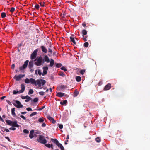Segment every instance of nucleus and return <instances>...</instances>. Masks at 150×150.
<instances>
[{
  "instance_id": "1",
  "label": "nucleus",
  "mask_w": 150,
  "mask_h": 150,
  "mask_svg": "<svg viewBox=\"0 0 150 150\" xmlns=\"http://www.w3.org/2000/svg\"><path fill=\"white\" fill-rule=\"evenodd\" d=\"M30 82L32 84H35L36 86L37 84L38 85L39 88L42 89V88L41 87V86L44 85L46 83L45 80L41 79H38L36 81L35 79L33 78L30 79Z\"/></svg>"
},
{
  "instance_id": "2",
  "label": "nucleus",
  "mask_w": 150,
  "mask_h": 150,
  "mask_svg": "<svg viewBox=\"0 0 150 150\" xmlns=\"http://www.w3.org/2000/svg\"><path fill=\"white\" fill-rule=\"evenodd\" d=\"M34 61H35L34 63L37 66H40L42 62L43 63H44V59L41 56L40 57L34 60Z\"/></svg>"
},
{
  "instance_id": "3",
  "label": "nucleus",
  "mask_w": 150,
  "mask_h": 150,
  "mask_svg": "<svg viewBox=\"0 0 150 150\" xmlns=\"http://www.w3.org/2000/svg\"><path fill=\"white\" fill-rule=\"evenodd\" d=\"M37 141L41 143L45 144L47 143V140L45 139L44 137L42 135H39V138Z\"/></svg>"
},
{
  "instance_id": "4",
  "label": "nucleus",
  "mask_w": 150,
  "mask_h": 150,
  "mask_svg": "<svg viewBox=\"0 0 150 150\" xmlns=\"http://www.w3.org/2000/svg\"><path fill=\"white\" fill-rule=\"evenodd\" d=\"M29 62L28 60H26L23 66L20 67H19V69L21 71H22L25 69L27 67L28 64Z\"/></svg>"
},
{
  "instance_id": "5",
  "label": "nucleus",
  "mask_w": 150,
  "mask_h": 150,
  "mask_svg": "<svg viewBox=\"0 0 150 150\" xmlns=\"http://www.w3.org/2000/svg\"><path fill=\"white\" fill-rule=\"evenodd\" d=\"M38 51V50L37 49L35 50L31 54L30 58L32 60L34 59L36 57V56L37 54V52Z\"/></svg>"
},
{
  "instance_id": "6",
  "label": "nucleus",
  "mask_w": 150,
  "mask_h": 150,
  "mask_svg": "<svg viewBox=\"0 0 150 150\" xmlns=\"http://www.w3.org/2000/svg\"><path fill=\"white\" fill-rule=\"evenodd\" d=\"M25 75L24 74H19L18 76L16 75L14 76L13 78L15 79L16 81H19L21 80V78L24 77Z\"/></svg>"
},
{
  "instance_id": "7",
  "label": "nucleus",
  "mask_w": 150,
  "mask_h": 150,
  "mask_svg": "<svg viewBox=\"0 0 150 150\" xmlns=\"http://www.w3.org/2000/svg\"><path fill=\"white\" fill-rule=\"evenodd\" d=\"M16 103L17 104H16L15 103H13V104L14 106L16 107L17 108H19L23 107V105L21 104V103L18 100H16Z\"/></svg>"
},
{
  "instance_id": "8",
  "label": "nucleus",
  "mask_w": 150,
  "mask_h": 150,
  "mask_svg": "<svg viewBox=\"0 0 150 150\" xmlns=\"http://www.w3.org/2000/svg\"><path fill=\"white\" fill-rule=\"evenodd\" d=\"M42 69H43V72L42 73V76H44L47 74V71L48 69V68L47 66H45L43 67Z\"/></svg>"
},
{
  "instance_id": "9",
  "label": "nucleus",
  "mask_w": 150,
  "mask_h": 150,
  "mask_svg": "<svg viewBox=\"0 0 150 150\" xmlns=\"http://www.w3.org/2000/svg\"><path fill=\"white\" fill-rule=\"evenodd\" d=\"M82 36L83 37V39L85 41H87V39L86 38H85L84 35H86L87 34V31L85 30H83L82 31Z\"/></svg>"
},
{
  "instance_id": "10",
  "label": "nucleus",
  "mask_w": 150,
  "mask_h": 150,
  "mask_svg": "<svg viewBox=\"0 0 150 150\" xmlns=\"http://www.w3.org/2000/svg\"><path fill=\"white\" fill-rule=\"evenodd\" d=\"M11 126L13 127H19V125L17 124V122L16 120L12 122V123H11Z\"/></svg>"
},
{
  "instance_id": "11",
  "label": "nucleus",
  "mask_w": 150,
  "mask_h": 150,
  "mask_svg": "<svg viewBox=\"0 0 150 150\" xmlns=\"http://www.w3.org/2000/svg\"><path fill=\"white\" fill-rule=\"evenodd\" d=\"M111 84L110 83H108L105 86L104 90H109L111 88Z\"/></svg>"
},
{
  "instance_id": "12",
  "label": "nucleus",
  "mask_w": 150,
  "mask_h": 150,
  "mask_svg": "<svg viewBox=\"0 0 150 150\" xmlns=\"http://www.w3.org/2000/svg\"><path fill=\"white\" fill-rule=\"evenodd\" d=\"M21 89L19 91V92H20V93H22L24 91L25 89V86L23 84H21Z\"/></svg>"
},
{
  "instance_id": "13",
  "label": "nucleus",
  "mask_w": 150,
  "mask_h": 150,
  "mask_svg": "<svg viewBox=\"0 0 150 150\" xmlns=\"http://www.w3.org/2000/svg\"><path fill=\"white\" fill-rule=\"evenodd\" d=\"M47 117L50 120V121H51L52 123L55 124L56 123V121L53 118L51 117L50 116H48Z\"/></svg>"
},
{
  "instance_id": "14",
  "label": "nucleus",
  "mask_w": 150,
  "mask_h": 150,
  "mask_svg": "<svg viewBox=\"0 0 150 150\" xmlns=\"http://www.w3.org/2000/svg\"><path fill=\"white\" fill-rule=\"evenodd\" d=\"M40 48L42 49V51L45 53H47V50L44 46H40Z\"/></svg>"
},
{
  "instance_id": "15",
  "label": "nucleus",
  "mask_w": 150,
  "mask_h": 150,
  "mask_svg": "<svg viewBox=\"0 0 150 150\" xmlns=\"http://www.w3.org/2000/svg\"><path fill=\"white\" fill-rule=\"evenodd\" d=\"M33 61H30L28 65L29 68H32L33 67Z\"/></svg>"
},
{
  "instance_id": "16",
  "label": "nucleus",
  "mask_w": 150,
  "mask_h": 150,
  "mask_svg": "<svg viewBox=\"0 0 150 150\" xmlns=\"http://www.w3.org/2000/svg\"><path fill=\"white\" fill-rule=\"evenodd\" d=\"M34 131L33 130H32L30 131V134L29 135V137L31 139L33 138V134L34 133Z\"/></svg>"
},
{
  "instance_id": "17",
  "label": "nucleus",
  "mask_w": 150,
  "mask_h": 150,
  "mask_svg": "<svg viewBox=\"0 0 150 150\" xmlns=\"http://www.w3.org/2000/svg\"><path fill=\"white\" fill-rule=\"evenodd\" d=\"M64 95V93L62 92H58L57 93V96L59 97H63Z\"/></svg>"
},
{
  "instance_id": "18",
  "label": "nucleus",
  "mask_w": 150,
  "mask_h": 150,
  "mask_svg": "<svg viewBox=\"0 0 150 150\" xmlns=\"http://www.w3.org/2000/svg\"><path fill=\"white\" fill-rule=\"evenodd\" d=\"M44 60L47 62L48 63L50 62V60L48 57L47 55H45L44 57Z\"/></svg>"
},
{
  "instance_id": "19",
  "label": "nucleus",
  "mask_w": 150,
  "mask_h": 150,
  "mask_svg": "<svg viewBox=\"0 0 150 150\" xmlns=\"http://www.w3.org/2000/svg\"><path fill=\"white\" fill-rule=\"evenodd\" d=\"M81 77L80 76H77L76 77V79L77 81L79 82L81 80Z\"/></svg>"
},
{
  "instance_id": "20",
  "label": "nucleus",
  "mask_w": 150,
  "mask_h": 150,
  "mask_svg": "<svg viewBox=\"0 0 150 150\" xmlns=\"http://www.w3.org/2000/svg\"><path fill=\"white\" fill-rule=\"evenodd\" d=\"M15 108H13L11 110L12 115L14 116H16V114L15 113Z\"/></svg>"
},
{
  "instance_id": "21",
  "label": "nucleus",
  "mask_w": 150,
  "mask_h": 150,
  "mask_svg": "<svg viewBox=\"0 0 150 150\" xmlns=\"http://www.w3.org/2000/svg\"><path fill=\"white\" fill-rule=\"evenodd\" d=\"M6 122L7 124L10 125H11V123H12V121L9 120H6Z\"/></svg>"
},
{
  "instance_id": "22",
  "label": "nucleus",
  "mask_w": 150,
  "mask_h": 150,
  "mask_svg": "<svg viewBox=\"0 0 150 150\" xmlns=\"http://www.w3.org/2000/svg\"><path fill=\"white\" fill-rule=\"evenodd\" d=\"M51 140L56 145L59 142L56 139H54L53 138H52Z\"/></svg>"
},
{
  "instance_id": "23",
  "label": "nucleus",
  "mask_w": 150,
  "mask_h": 150,
  "mask_svg": "<svg viewBox=\"0 0 150 150\" xmlns=\"http://www.w3.org/2000/svg\"><path fill=\"white\" fill-rule=\"evenodd\" d=\"M54 64V61L52 59H51L50 60V65L51 67H52Z\"/></svg>"
},
{
  "instance_id": "24",
  "label": "nucleus",
  "mask_w": 150,
  "mask_h": 150,
  "mask_svg": "<svg viewBox=\"0 0 150 150\" xmlns=\"http://www.w3.org/2000/svg\"><path fill=\"white\" fill-rule=\"evenodd\" d=\"M70 38L71 39V41L74 44H76V43L74 40V38L73 37H70Z\"/></svg>"
},
{
  "instance_id": "25",
  "label": "nucleus",
  "mask_w": 150,
  "mask_h": 150,
  "mask_svg": "<svg viewBox=\"0 0 150 150\" xmlns=\"http://www.w3.org/2000/svg\"><path fill=\"white\" fill-rule=\"evenodd\" d=\"M44 119L43 117H42L39 118L38 120V121L40 123H42L44 121Z\"/></svg>"
},
{
  "instance_id": "26",
  "label": "nucleus",
  "mask_w": 150,
  "mask_h": 150,
  "mask_svg": "<svg viewBox=\"0 0 150 150\" xmlns=\"http://www.w3.org/2000/svg\"><path fill=\"white\" fill-rule=\"evenodd\" d=\"M67 103V100H64L63 101H61L60 102V104L62 105H64V104H65Z\"/></svg>"
},
{
  "instance_id": "27",
  "label": "nucleus",
  "mask_w": 150,
  "mask_h": 150,
  "mask_svg": "<svg viewBox=\"0 0 150 150\" xmlns=\"http://www.w3.org/2000/svg\"><path fill=\"white\" fill-rule=\"evenodd\" d=\"M25 82L26 83H29L30 82V79L28 78H26L25 79Z\"/></svg>"
},
{
  "instance_id": "28",
  "label": "nucleus",
  "mask_w": 150,
  "mask_h": 150,
  "mask_svg": "<svg viewBox=\"0 0 150 150\" xmlns=\"http://www.w3.org/2000/svg\"><path fill=\"white\" fill-rule=\"evenodd\" d=\"M20 92H19V91H16L15 90H14L13 91V94H16L18 93H20Z\"/></svg>"
},
{
  "instance_id": "29",
  "label": "nucleus",
  "mask_w": 150,
  "mask_h": 150,
  "mask_svg": "<svg viewBox=\"0 0 150 150\" xmlns=\"http://www.w3.org/2000/svg\"><path fill=\"white\" fill-rule=\"evenodd\" d=\"M1 16L2 18H4L6 17V14L4 12H2L1 13Z\"/></svg>"
},
{
  "instance_id": "30",
  "label": "nucleus",
  "mask_w": 150,
  "mask_h": 150,
  "mask_svg": "<svg viewBox=\"0 0 150 150\" xmlns=\"http://www.w3.org/2000/svg\"><path fill=\"white\" fill-rule=\"evenodd\" d=\"M33 92H34V91H33V89H30L29 90V92L28 93V94L29 95L33 93Z\"/></svg>"
},
{
  "instance_id": "31",
  "label": "nucleus",
  "mask_w": 150,
  "mask_h": 150,
  "mask_svg": "<svg viewBox=\"0 0 150 150\" xmlns=\"http://www.w3.org/2000/svg\"><path fill=\"white\" fill-rule=\"evenodd\" d=\"M62 66L61 63H57L56 65V67L57 68H59Z\"/></svg>"
},
{
  "instance_id": "32",
  "label": "nucleus",
  "mask_w": 150,
  "mask_h": 150,
  "mask_svg": "<svg viewBox=\"0 0 150 150\" xmlns=\"http://www.w3.org/2000/svg\"><path fill=\"white\" fill-rule=\"evenodd\" d=\"M79 94L78 91L76 90L74 92V96H76Z\"/></svg>"
},
{
  "instance_id": "33",
  "label": "nucleus",
  "mask_w": 150,
  "mask_h": 150,
  "mask_svg": "<svg viewBox=\"0 0 150 150\" xmlns=\"http://www.w3.org/2000/svg\"><path fill=\"white\" fill-rule=\"evenodd\" d=\"M95 140L98 143L100 142L101 140L98 137L96 138Z\"/></svg>"
},
{
  "instance_id": "34",
  "label": "nucleus",
  "mask_w": 150,
  "mask_h": 150,
  "mask_svg": "<svg viewBox=\"0 0 150 150\" xmlns=\"http://www.w3.org/2000/svg\"><path fill=\"white\" fill-rule=\"evenodd\" d=\"M31 99H32L31 98V97H30L29 96L26 99V100L25 101V102H28L30 100H31Z\"/></svg>"
},
{
  "instance_id": "35",
  "label": "nucleus",
  "mask_w": 150,
  "mask_h": 150,
  "mask_svg": "<svg viewBox=\"0 0 150 150\" xmlns=\"http://www.w3.org/2000/svg\"><path fill=\"white\" fill-rule=\"evenodd\" d=\"M38 74L39 76H40L41 75H42V73L41 70L40 69H38Z\"/></svg>"
},
{
  "instance_id": "36",
  "label": "nucleus",
  "mask_w": 150,
  "mask_h": 150,
  "mask_svg": "<svg viewBox=\"0 0 150 150\" xmlns=\"http://www.w3.org/2000/svg\"><path fill=\"white\" fill-rule=\"evenodd\" d=\"M29 96H28V95H27L25 96H21V98L22 99H27L28 97Z\"/></svg>"
},
{
  "instance_id": "37",
  "label": "nucleus",
  "mask_w": 150,
  "mask_h": 150,
  "mask_svg": "<svg viewBox=\"0 0 150 150\" xmlns=\"http://www.w3.org/2000/svg\"><path fill=\"white\" fill-rule=\"evenodd\" d=\"M85 72V70L83 69L81 70L80 71V73L82 75H83Z\"/></svg>"
},
{
  "instance_id": "38",
  "label": "nucleus",
  "mask_w": 150,
  "mask_h": 150,
  "mask_svg": "<svg viewBox=\"0 0 150 150\" xmlns=\"http://www.w3.org/2000/svg\"><path fill=\"white\" fill-rule=\"evenodd\" d=\"M89 45L88 43V42H86L84 44V46L86 47H88Z\"/></svg>"
},
{
  "instance_id": "39",
  "label": "nucleus",
  "mask_w": 150,
  "mask_h": 150,
  "mask_svg": "<svg viewBox=\"0 0 150 150\" xmlns=\"http://www.w3.org/2000/svg\"><path fill=\"white\" fill-rule=\"evenodd\" d=\"M61 69L62 70H64L65 71H67V69L64 66H62L61 68Z\"/></svg>"
},
{
  "instance_id": "40",
  "label": "nucleus",
  "mask_w": 150,
  "mask_h": 150,
  "mask_svg": "<svg viewBox=\"0 0 150 150\" xmlns=\"http://www.w3.org/2000/svg\"><path fill=\"white\" fill-rule=\"evenodd\" d=\"M1 128L4 129V131H6L7 132H9V131L8 129H6L3 127H1Z\"/></svg>"
},
{
  "instance_id": "41",
  "label": "nucleus",
  "mask_w": 150,
  "mask_h": 150,
  "mask_svg": "<svg viewBox=\"0 0 150 150\" xmlns=\"http://www.w3.org/2000/svg\"><path fill=\"white\" fill-rule=\"evenodd\" d=\"M38 101V98L37 97L35 98L33 100V101L34 102H37Z\"/></svg>"
},
{
  "instance_id": "42",
  "label": "nucleus",
  "mask_w": 150,
  "mask_h": 150,
  "mask_svg": "<svg viewBox=\"0 0 150 150\" xmlns=\"http://www.w3.org/2000/svg\"><path fill=\"white\" fill-rule=\"evenodd\" d=\"M23 132L24 133L26 134H28L29 132V131L28 130L26 129H25L23 130Z\"/></svg>"
},
{
  "instance_id": "43",
  "label": "nucleus",
  "mask_w": 150,
  "mask_h": 150,
  "mask_svg": "<svg viewBox=\"0 0 150 150\" xmlns=\"http://www.w3.org/2000/svg\"><path fill=\"white\" fill-rule=\"evenodd\" d=\"M59 148H60L62 146V145L60 144L59 143H58L57 145H56Z\"/></svg>"
},
{
  "instance_id": "44",
  "label": "nucleus",
  "mask_w": 150,
  "mask_h": 150,
  "mask_svg": "<svg viewBox=\"0 0 150 150\" xmlns=\"http://www.w3.org/2000/svg\"><path fill=\"white\" fill-rule=\"evenodd\" d=\"M66 87V86L64 85H61L60 86V88L62 89H64Z\"/></svg>"
},
{
  "instance_id": "45",
  "label": "nucleus",
  "mask_w": 150,
  "mask_h": 150,
  "mask_svg": "<svg viewBox=\"0 0 150 150\" xmlns=\"http://www.w3.org/2000/svg\"><path fill=\"white\" fill-rule=\"evenodd\" d=\"M37 114L36 112H33L30 115V117H32L34 115H36Z\"/></svg>"
},
{
  "instance_id": "46",
  "label": "nucleus",
  "mask_w": 150,
  "mask_h": 150,
  "mask_svg": "<svg viewBox=\"0 0 150 150\" xmlns=\"http://www.w3.org/2000/svg\"><path fill=\"white\" fill-rule=\"evenodd\" d=\"M15 9L14 7H12L11 8L10 10V11L11 12H13L15 11Z\"/></svg>"
},
{
  "instance_id": "47",
  "label": "nucleus",
  "mask_w": 150,
  "mask_h": 150,
  "mask_svg": "<svg viewBox=\"0 0 150 150\" xmlns=\"http://www.w3.org/2000/svg\"><path fill=\"white\" fill-rule=\"evenodd\" d=\"M45 145L47 147L49 148H50L51 147V145L49 144H45Z\"/></svg>"
},
{
  "instance_id": "48",
  "label": "nucleus",
  "mask_w": 150,
  "mask_h": 150,
  "mask_svg": "<svg viewBox=\"0 0 150 150\" xmlns=\"http://www.w3.org/2000/svg\"><path fill=\"white\" fill-rule=\"evenodd\" d=\"M35 8L37 9L38 10L39 9V6L38 4H36L35 6Z\"/></svg>"
},
{
  "instance_id": "49",
  "label": "nucleus",
  "mask_w": 150,
  "mask_h": 150,
  "mask_svg": "<svg viewBox=\"0 0 150 150\" xmlns=\"http://www.w3.org/2000/svg\"><path fill=\"white\" fill-rule=\"evenodd\" d=\"M59 75L60 76H62L63 77H64L65 76V74H64L63 72L60 73Z\"/></svg>"
},
{
  "instance_id": "50",
  "label": "nucleus",
  "mask_w": 150,
  "mask_h": 150,
  "mask_svg": "<svg viewBox=\"0 0 150 150\" xmlns=\"http://www.w3.org/2000/svg\"><path fill=\"white\" fill-rule=\"evenodd\" d=\"M39 94L41 96H43L44 94V92L43 91H40L39 92Z\"/></svg>"
},
{
  "instance_id": "51",
  "label": "nucleus",
  "mask_w": 150,
  "mask_h": 150,
  "mask_svg": "<svg viewBox=\"0 0 150 150\" xmlns=\"http://www.w3.org/2000/svg\"><path fill=\"white\" fill-rule=\"evenodd\" d=\"M20 117L24 120H29L28 119H26V118L23 115H21L20 116Z\"/></svg>"
},
{
  "instance_id": "52",
  "label": "nucleus",
  "mask_w": 150,
  "mask_h": 150,
  "mask_svg": "<svg viewBox=\"0 0 150 150\" xmlns=\"http://www.w3.org/2000/svg\"><path fill=\"white\" fill-rule=\"evenodd\" d=\"M45 106H42V108H40L39 109H38V110L39 111H40L42 110L43 109L45 108Z\"/></svg>"
},
{
  "instance_id": "53",
  "label": "nucleus",
  "mask_w": 150,
  "mask_h": 150,
  "mask_svg": "<svg viewBox=\"0 0 150 150\" xmlns=\"http://www.w3.org/2000/svg\"><path fill=\"white\" fill-rule=\"evenodd\" d=\"M58 127L60 129H62L63 127V125L62 124H59Z\"/></svg>"
},
{
  "instance_id": "54",
  "label": "nucleus",
  "mask_w": 150,
  "mask_h": 150,
  "mask_svg": "<svg viewBox=\"0 0 150 150\" xmlns=\"http://www.w3.org/2000/svg\"><path fill=\"white\" fill-rule=\"evenodd\" d=\"M10 130H16V128L14 127H10L9 128Z\"/></svg>"
},
{
  "instance_id": "55",
  "label": "nucleus",
  "mask_w": 150,
  "mask_h": 150,
  "mask_svg": "<svg viewBox=\"0 0 150 150\" xmlns=\"http://www.w3.org/2000/svg\"><path fill=\"white\" fill-rule=\"evenodd\" d=\"M26 109L28 111H32V109L31 108H29V107L27 108Z\"/></svg>"
},
{
  "instance_id": "56",
  "label": "nucleus",
  "mask_w": 150,
  "mask_h": 150,
  "mask_svg": "<svg viewBox=\"0 0 150 150\" xmlns=\"http://www.w3.org/2000/svg\"><path fill=\"white\" fill-rule=\"evenodd\" d=\"M46 126V124L44 123H43L42 124V125H41L42 127H45Z\"/></svg>"
},
{
  "instance_id": "57",
  "label": "nucleus",
  "mask_w": 150,
  "mask_h": 150,
  "mask_svg": "<svg viewBox=\"0 0 150 150\" xmlns=\"http://www.w3.org/2000/svg\"><path fill=\"white\" fill-rule=\"evenodd\" d=\"M48 52H50L51 53H52V50L50 48H48Z\"/></svg>"
},
{
  "instance_id": "58",
  "label": "nucleus",
  "mask_w": 150,
  "mask_h": 150,
  "mask_svg": "<svg viewBox=\"0 0 150 150\" xmlns=\"http://www.w3.org/2000/svg\"><path fill=\"white\" fill-rule=\"evenodd\" d=\"M29 69L31 73H32L34 71V69H32V68Z\"/></svg>"
},
{
  "instance_id": "59",
  "label": "nucleus",
  "mask_w": 150,
  "mask_h": 150,
  "mask_svg": "<svg viewBox=\"0 0 150 150\" xmlns=\"http://www.w3.org/2000/svg\"><path fill=\"white\" fill-rule=\"evenodd\" d=\"M5 138L6 139H7L8 141H9V142H10L11 141V140L9 138V137H5Z\"/></svg>"
},
{
  "instance_id": "60",
  "label": "nucleus",
  "mask_w": 150,
  "mask_h": 150,
  "mask_svg": "<svg viewBox=\"0 0 150 150\" xmlns=\"http://www.w3.org/2000/svg\"><path fill=\"white\" fill-rule=\"evenodd\" d=\"M15 67V65L14 64H13L11 66V68L13 69H14Z\"/></svg>"
},
{
  "instance_id": "61",
  "label": "nucleus",
  "mask_w": 150,
  "mask_h": 150,
  "mask_svg": "<svg viewBox=\"0 0 150 150\" xmlns=\"http://www.w3.org/2000/svg\"><path fill=\"white\" fill-rule=\"evenodd\" d=\"M6 101L8 103V104L10 105H11V102H10V101L8 100H6Z\"/></svg>"
},
{
  "instance_id": "62",
  "label": "nucleus",
  "mask_w": 150,
  "mask_h": 150,
  "mask_svg": "<svg viewBox=\"0 0 150 150\" xmlns=\"http://www.w3.org/2000/svg\"><path fill=\"white\" fill-rule=\"evenodd\" d=\"M38 70H36L35 71V74L36 75H38Z\"/></svg>"
},
{
  "instance_id": "63",
  "label": "nucleus",
  "mask_w": 150,
  "mask_h": 150,
  "mask_svg": "<svg viewBox=\"0 0 150 150\" xmlns=\"http://www.w3.org/2000/svg\"><path fill=\"white\" fill-rule=\"evenodd\" d=\"M0 120L2 122H4V120L1 117V116H0Z\"/></svg>"
},
{
  "instance_id": "64",
  "label": "nucleus",
  "mask_w": 150,
  "mask_h": 150,
  "mask_svg": "<svg viewBox=\"0 0 150 150\" xmlns=\"http://www.w3.org/2000/svg\"><path fill=\"white\" fill-rule=\"evenodd\" d=\"M60 148L61 150H64V148L63 146H62Z\"/></svg>"
}]
</instances>
